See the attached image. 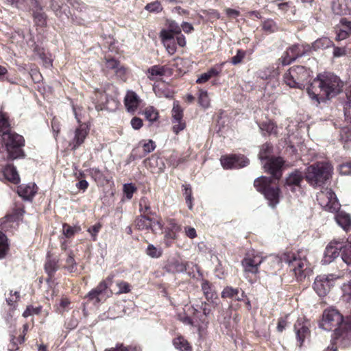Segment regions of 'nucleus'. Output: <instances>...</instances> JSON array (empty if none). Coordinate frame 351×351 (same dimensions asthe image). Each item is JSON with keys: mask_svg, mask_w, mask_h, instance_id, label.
Here are the masks:
<instances>
[{"mask_svg": "<svg viewBox=\"0 0 351 351\" xmlns=\"http://www.w3.org/2000/svg\"><path fill=\"white\" fill-rule=\"evenodd\" d=\"M185 127V122L182 121H176V123H173V131L176 134H178L180 131L183 130Z\"/></svg>", "mask_w": 351, "mask_h": 351, "instance_id": "obj_57", "label": "nucleus"}, {"mask_svg": "<svg viewBox=\"0 0 351 351\" xmlns=\"http://www.w3.org/2000/svg\"><path fill=\"white\" fill-rule=\"evenodd\" d=\"M348 101L343 106L346 120L351 123V98L347 97Z\"/></svg>", "mask_w": 351, "mask_h": 351, "instance_id": "obj_47", "label": "nucleus"}, {"mask_svg": "<svg viewBox=\"0 0 351 351\" xmlns=\"http://www.w3.org/2000/svg\"><path fill=\"white\" fill-rule=\"evenodd\" d=\"M260 130L263 132V134H276V126L273 122H263L259 125Z\"/></svg>", "mask_w": 351, "mask_h": 351, "instance_id": "obj_34", "label": "nucleus"}, {"mask_svg": "<svg viewBox=\"0 0 351 351\" xmlns=\"http://www.w3.org/2000/svg\"><path fill=\"white\" fill-rule=\"evenodd\" d=\"M283 261L289 267L298 280H302L309 273L307 261L305 258H298L294 253L285 254Z\"/></svg>", "mask_w": 351, "mask_h": 351, "instance_id": "obj_11", "label": "nucleus"}, {"mask_svg": "<svg viewBox=\"0 0 351 351\" xmlns=\"http://www.w3.org/2000/svg\"><path fill=\"white\" fill-rule=\"evenodd\" d=\"M272 152V146L269 143H265L262 145L258 158L261 161L266 160L263 165L265 170L269 173L273 178L278 180L282 176V167L284 161L280 157H269Z\"/></svg>", "mask_w": 351, "mask_h": 351, "instance_id": "obj_6", "label": "nucleus"}, {"mask_svg": "<svg viewBox=\"0 0 351 351\" xmlns=\"http://www.w3.org/2000/svg\"><path fill=\"white\" fill-rule=\"evenodd\" d=\"M199 313H200L199 311L197 309L193 308V317H190L185 315L183 316L180 315L179 319L184 324L191 325L193 327H197L199 330L203 326L200 325L197 319Z\"/></svg>", "mask_w": 351, "mask_h": 351, "instance_id": "obj_24", "label": "nucleus"}, {"mask_svg": "<svg viewBox=\"0 0 351 351\" xmlns=\"http://www.w3.org/2000/svg\"><path fill=\"white\" fill-rule=\"evenodd\" d=\"M271 178L261 176L254 182V186L256 190L263 193L268 201L269 206L274 208L279 203L280 189L271 186Z\"/></svg>", "mask_w": 351, "mask_h": 351, "instance_id": "obj_9", "label": "nucleus"}, {"mask_svg": "<svg viewBox=\"0 0 351 351\" xmlns=\"http://www.w3.org/2000/svg\"><path fill=\"white\" fill-rule=\"evenodd\" d=\"M221 164L224 169H239L249 164V160L243 155L231 154L222 156Z\"/></svg>", "mask_w": 351, "mask_h": 351, "instance_id": "obj_15", "label": "nucleus"}, {"mask_svg": "<svg viewBox=\"0 0 351 351\" xmlns=\"http://www.w3.org/2000/svg\"><path fill=\"white\" fill-rule=\"evenodd\" d=\"M200 308L202 310L203 314L199 315V313L197 319L199 323L201 322V324L206 326L208 323L207 316L210 314L211 310L208 307V304L206 302H202Z\"/></svg>", "mask_w": 351, "mask_h": 351, "instance_id": "obj_33", "label": "nucleus"}, {"mask_svg": "<svg viewBox=\"0 0 351 351\" xmlns=\"http://www.w3.org/2000/svg\"><path fill=\"white\" fill-rule=\"evenodd\" d=\"M160 37L162 38V42L167 41L169 42L173 39H175L173 32L170 30L163 29L160 32Z\"/></svg>", "mask_w": 351, "mask_h": 351, "instance_id": "obj_50", "label": "nucleus"}, {"mask_svg": "<svg viewBox=\"0 0 351 351\" xmlns=\"http://www.w3.org/2000/svg\"><path fill=\"white\" fill-rule=\"evenodd\" d=\"M310 323L304 318H299L294 324V330L298 341L302 346L306 337L310 334Z\"/></svg>", "mask_w": 351, "mask_h": 351, "instance_id": "obj_17", "label": "nucleus"}, {"mask_svg": "<svg viewBox=\"0 0 351 351\" xmlns=\"http://www.w3.org/2000/svg\"><path fill=\"white\" fill-rule=\"evenodd\" d=\"M34 10V17L36 23H39L40 25H43L45 23V16L44 13L39 12L38 11H40L41 10Z\"/></svg>", "mask_w": 351, "mask_h": 351, "instance_id": "obj_52", "label": "nucleus"}, {"mask_svg": "<svg viewBox=\"0 0 351 351\" xmlns=\"http://www.w3.org/2000/svg\"><path fill=\"white\" fill-rule=\"evenodd\" d=\"M173 345L176 349L181 351H191V347L189 342L182 337H178L173 339Z\"/></svg>", "mask_w": 351, "mask_h": 351, "instance_id": "obj_32", "label": "nucleus"}, {"mask_svg": "<svg viewBox=\"0 0 351 351\" xmlns=\"http://www.w3.org/2000/svg\"><path fill=\"white\" fill-rule=\"evenodd\" d=\"M135 226L139 230H151L153 233H156L157 230L155 225L152 224V219L147 215H141L135 220Z\"/></svg>", "mask_w": 351, "mask_h": 351, "instance_id": "obj_20", "label": "nucleus"}, {"mask_svg": "<svg viewBox=\"0 0 351 351\" xmlns=\"http://www.w3.org/2000/svg\"><path fill=\"white\" fill-rule=\"evenodd\" d=\"M140 104V98L137 94L129 90L127 92L124 98V104L128 112H134L138 107Z\"/></svg>", "mask_w": 351, "mask_h": 351, "instance_id": "obj_19", "label": "nucleus"}, {"mask_svg": "<svg viewBox=\"0 0 351 351\" xmlns=\"http://www.w3.org/2000/svg\"><path fill=\"white\" fill-rule=\"evenodd\" d=\"M181 230V227L179 226L175 219H171L168 221L167 231L166 232L165 237L174 239L176 237V234Z\"/></svg>", "mask_w": 351, "mask_h": 351, "instance_id": "obj_26", "label": "nucleus"}, {"mask_svg": "<svg viewBox=\"0 0 351 351\" xmlns=\"http://www.w3.org/2000/svg\"><path fill=\"white\" fill-rule=\"evenodd\" d=\"M3 175L10 182L17 184L20 182V177L15 167L8 165L3 169Z\"/></svg>", "mask_w": 351, "mask_h": 351, "instance_id": "obj_25", "label": "nucleus"}, {"mask_svg": "<svg viewBox=\"0 0 351 351\" xmlns=\"http://www.w3.org/2000/svg\"><path fill=\"white\" fill-rule=\"evenodd\" d=\"M139 210L143 215H154V213L151 210L149 201L147 197H143L140 199Z\"/></svg>", "mask_w": 351, "mask_h": 351, "instance_id": "obj_31", "label": "nucleus"}, {"mask_svg": "<svg viewBox=\"0 0 351 351\" xmlns=\"http://www.w3.org/2000/svg\"><path fill=\"white\" fill-rule=\"evenodd\" d=\"M340 278L341 275L335 274L317 276L313 285V289L319 297H324L329 293L333 286L334 280Z\"/></svg>", "mask_w": 351, "mask_h": 351, "instance_id": "obj_12", "label": "nucleus"}, {"mask_svg": "<svg viewBox=\"0 0 351 351\" xmlns=\"http://www.w3.org/2000/svg\"><path fill=\"white\" fill-rule=\"evenodd\" d=\"M117 95V88L112 84L105 83L95 89L91 99L97 111L106 110L113 112L120 104Z\"/></svg>", "mask_w": 351, "mask_h": 351, "instance_id": "obj_3", "label": "nucleus"}, {"mask_svg": "<svg viewBox=\"0 0 351 351\" xmlns=\"http://www.w3.org/2000/svg\"><path fill=\"white\" fill-rule=\"evenodd\" d=\"M333 46V42L327 37H322L316 40L312 44L314 50L324 49Z\"/></svg>", "mask_w": 351, "mask_h": 351, "instance_id": "obj_29", "label": "nucleus"}, {"mask_svg": "<svg viewBox=\"0 0 351 351\" xmlns=\"http://www.w3.org/2000/svg\"><path fill=\"white\" fill-rule=\"evenodd\" d=\"M17 193L23 199H30L36 193V185L32 183L27 185H21L19 186Z\"/></svg>", "mask_w": 351, "mask_h": 351, "instance_id": "obj_22", "label": "nucleus"}, {"mask_svg": "<svg viewBox=\"0 0 351 351\" xmlns=\"http://www.w3.org/2000/svg\"><path fill=\"white\" fill-rule=\"evenodd\" d=\"M143 148L145 153H150L153 152L156 148L155 142H154L152 140H149L147 142L144 143L143 145Z\"/></svg>", "mask_w": 351, "mask_h": 351, "instance_id": "obj_56", "label": "nucleus"}, {"mask_svg": "<svg viewBox=\"0 0 351 351\" xmlns=\"http://www.w3.org/2000/svg\"><path fill=\"white\" fill-rule=\"evenodd\" d=\"M146 253L149 256L152 258H159L162 254L161 251L152 244L148 245L146 250Z\"/></svg>", "mask_w": 351, "mask_h": 351, "instance_id": "obj_45", "label": "nucleus"}, {"mask_svg": "<svg viewBox=\"0 0 351 351\" xmlns=\"http://www.w3.org/2000/svg\"><path fill=\"white\" fill-rule=\"evenodd\" d=\"M144 115L146 119L151 123L156 121L158 118V111L152 106H149L145 108Z\"/></svg>", "mask_w": 351, "mask_h": 351, "instance_id": "obj_37", "label": "nucleus"}, {"mask_svg": "<svg viewBox=\"0 0 351 351\" xmlns=\"http://www.w3.org/2000/svg\"><path fill=\"white\" fill-rule=\"evenodd\" d=\"M342 291L345 296L348 295V299H351V281L343 285Z\"/></svg>", "mask_w": 351, "mask_h": 351, "instance_id": "obj_62", "label": "nucleus"}, {"mask_svg": "<svg viewBox=\"0 0 351 351\" xmlns=\"http://www.w3.org/2000/svg\"><path fill=\"white\" fill-rule=\"evenodd\" d=\"M319 204L330 212H337L335 215L337 223L345 230L351 228V217L344 211H339L340 205L335 193L330 189H326L317 195Z\"/></svg>", "mask_w": 351, "mask_h": 351, "instance_id": "obj_4", "label": "nucleus"}, {"mask_svg": "<svg viewBox=\"0 0 351 351\" xmlns=\"http://www.w3.org/2000/svg\"><path fill=\"white\" fill-rule=\"evenodd\" d=\"M240 290L238 288H233L232 287H226L223 289L221 292L222 298H230L237 301H241L245 296V293L241 291V295H239Z\"/></svg>", "mask_w": 351, "mask_h": 351, "instance_id": "obj_21", "label": "nucleus"}, {"mask_svg": "<svg viewBox=\"0 0 351 351\" xmlns=\"http://www.w3.org/2000/svg\"><path fill=\"white\" fill-rule=\"evenodd\" d=\"M107 287L108 284L106 281L100 282L96 289L89 292V300H93L95 298H97L96 301H100L103 298V291H104Z\"/></svg>", "mask_w": 351, "mask_h": 351, "instance_id": "obj_28", "label": "nucleus"}, {"mask_svg": "<svg viewBox=\"0 0 351 351\" xmlns=\"http://www.w3.org/2000/svg\"><path fill=\"white\" fill-rule=\"evenodd\" d=\"M145 8L149 12H159L162 9L160 3L158 1H155L147 4Z\"/></svg>", "mask_w": 351, "mask_h": 351, "instance_id": "obj_46", "label": "nucleus"}, {"mask_svg": "<svg viewBox=\"0 0 351 351\" xmlns=\"http://www.w3.org/2000/svg\"><path fill=\"white\" fill-rule=\"evenodd\" d=\"M276 5L282 13H286L291 8V4L289 2L276 3Z\"/></svg>", "mask_w": 351, "mask_h": 351, "instance_id": "obj_61", "label": "nucleus"}, {"mask_svg": "<svg viewBox=\"0 0 351 351\" xmlns=\"http://www.w3.org/2000/svg\"><path fill=\"white\" fill-rule=\"evenodd\" d=\"M343 83L332 73L317 75L307 87V93L312 99L318 103L335 97L341 91Z\"/></svg>", "mask_w": 351, "mask_h": 351, "instance_id": "obj_1", "label": "nucleus"}, {"mask_svg": "<svg viewBox=\"0 0 351 351\" xmlns=\"http://www.w3.org/2000/svg\"><path fill=\"white\" fill-rule=\"evenodd\" d=\"M89 174L98 185H104L108 182L107 178L97 169H93L91 171H89Z\"/></svg>", "mask_w": 351, "mask_h": 351, "instance_id": "obj_30", "label": "nucleus"}, {"mask_svg": "<svg viewBox=\"0 0 351 351\" xmlns=\"http://www.w3.org/2000/svg\"><path fill=\"white\" fill-rule=\"evenodd\" d=\"M119 287V293H127L130 291V285L125 281H120L117 283Z\"/></svg>", "mask_w": 351, "mask_h": 351, "instance_id": "obj_51", "label": "nucleus"}, {"mask_svg": "<svg viewBox=\"0 0 351 351\" xmlns=\"http://www.w3.org/2000/svg\"><path fill=\"white\" fill-rule=\"evenodd\" d=\"M303 180L302 173L295 171L287 178L285 186L288 190L295 192L296 188H300V183Z\"/></svg>", "mask_w": 351, "mask_h": 351, "instance_id": "obj_18", "label": "nucleus"}, {"mask_svg": "<svg viewBox=\"0 0 351 351\" xmlns=\"http://www.w3.org/2000/svg\"><path fill=\"white\" fill-rule=\"evenodd\" d=\"M10 124L8 121L7 114L4 112H0V133L1 134L3 132H10Z\"/></svg>", "mask_w": 351, "mask_h": 351, "instance_id": "obj_38", "label": "nucleus"}, {"mask_svg": "<svg viewBox=\"0 0 351 351\" xmlns=\"http://www.w3.org/2000/svg\"><path fill=\"white\" fill-rule=\"evenodd\" d=\"M339 171L341 174L351 176V161L341 164L339 166Z\"/></svg>", "mask_w": 351, "mask_h": 351, "instance_id": "obj_53", "label": "nucleus"}, {"mask_svg": "<svg viewBox=\"0 0 351 351\" xmlns=\"http://www.w3.org/2000/svg\"><path fill=\"white\" fill-rule=\"evenodd\" d=\"M86 136V132L84 130L77 129L75 135V144L73 149H76L80 144H82Z\"/></svg>", "mask_w": 351, "mask_h": 351, "instance_id": "obj_39", "label": "nucleus"}, {"mask_svg": "<svg viewBox=\"0 0 351 351\" xmlns=\"http://www.w3.org/2000/svg\"><path fill=\"white\" fill-rule=\"evenodd\" d=\"M186 263L184 262H180L178 261H176L173 262H171L169 265V270L172 272H176V273H182L186 271Z\"/></svg>", "mask_w": 351, "mask_h": 351, "instance_id": "obj_36", "label": "nucleus"}, {"mask_svg": "<svg viewBox=\"0 0 351 351\" xmlns=\"http://www.w3.org/2000/svg\"><path fill=\"white\" fill-rule=\"evenodd\" d=\"M310 76V71L303 66H293L284 75V82L291 88L303 89Z\"/></svg>", "mask_w": 351, "mask_h": 351, "instance_id": "obj_10", "label": "nucleus"}, {"mask_svg": "<svg viewBox=\"0 0 351 351\" xmlns=\"http://www.w3.org/2000/svg\"><path fill=\"white\" fill-rule=\"evenodd\" d=\"M263 29L268 33H273L278 30V26L272 19H267L263 23Z\"/></svg>", "mask_w": 351, "mask_h": 351, "instance_id": "obj_42", "label": "nucleus"}, {"mask_svg": "<svg viewBox=\"0 0 351 351\" xmlns=\"http://www.w3.org/2000/svg\"><path fill=\"white\" fill-rule=\"evenodd\" d=\"M167 51L170 54H173L176 51V39H173L169 42H162Z\"/></svg>", "mask_w": 351, "mask_h": 351, "instance_id": "obj_55", "label": "nucleus"}, {"mask_svg": "<svg viewBox=\"0 0 351 351\" xmlns=\"http://www.w3.org/2000/svg\"><path fill=\"white\" fill-rule=\"evenodd\" d=\"M348 34H349V33H348V30H346V29L339 30V32L337 34L336 40H343L348 37Z\"/></svg>", "mask_w": 351, "mask_h": 351, "instance_id": "obj_63", "label": "nucleus"}, {"mask_svg": "<svg viewBox=\"0 0 351 351\" xmlns=\"http://www.w3.org/2000/svg\"><path fill=\"white\" fill-rule=\"evenodd\" d=\"M167 67L165 66L154 65L147 70L148 78L151 80L157 77H162L165 75Z\"/></svg>", "mask_w": 351, "mask_h": 351, "instance_id": "obj_27", "label": "nucleus"}, {"mask_svg": "<svg viewBox=\"0 0 351 351\" xmlns=\"http://www.w3.org/2000/svg\"><path fill=\"white\" fill-rule=\"evenodd\" d=\"M270 260L271 262L278 261V259L273 256L263 257L259 254H247L243 258L241 263L246 273L256 274L258 273V267L266 260Z\"/></svg>", "mask_w": 351, "mask_h": 351, "instance_id": "obj_13", "label": "nucleus"}, {"mask_svg": "<svg viewBox=\"0 0 351 351\" xmlns=\"http://www.w3.org/2000/svg\"><path fill=\"white\" fill-rule=\"evenodd\" d=\"M199 103L204 108L209 106V99L206 91H201L199 96Z\"/></svg>", "mask_w": 351, "mask_h": 351, "instance_id": "obj_49", "label": "nucleus"}, {"mask_svg": "<svg viewBox=\"0 0 351 351\" xmlns=\"http://www.w3.org/2000/svg\"><path fill=\"white\" fill-rule=\"evenodd\" d=\"M201 287L207 301L213 302L214 299L217 298V293L213 285L208 280H203Z\"/></svg>", "mask_w": 351, "mask_h": 351, "instance_id": "obj_23", "label": "nucleus"}, {"mask_svg": "<svg viewBox=\"0 0 351 351\" xmlns=\"http://www.w3.org/2000/svg\"><path fill=\"white\" fill-rule=\"evenodd\" d=\"M107 351V350H106ZM108 351H141V349L137 347H130L129 348L123 347L122 345L117 346L114 348H112Z\"/></svg>", "mask_w": 351, "mask_h": 351, "instance_id": "obj_58", "label": "nucleus"}, {"mask_svg": "<svg viewBox=\"0 0 351 351\" xmlns=\"http://www.w3.org/2000/svg\"><path fill=\"white\" fill-rule=\"evenodd\" d=\"M304 54V51L302 47L300 45H294L287 49L280 60L282 65L285 66L290 64L298 58L303 56Z\"/></svg>", "mask_w": 351, "mask_h": 351, "instance_id": "obj_16", "label": "nucleus"}, {"mask_svg": "<svg viewBox=\"0 0 351 351\" xmlns=\"http://www.w3.org/2000/svg\"><path fill=\"white\" fill-rule=\"evenodd\" d=\"M130 123L134 130H139L143 126L142 119L136 117L132 118Z\"/></svg>", "mask_w": 351, "mask_h": 351, "instance_id": "obj_59", "label": "nucleus"}, {"mask_svg": "<svg viewBox=\"0 0 351 351\" xmlns=\"http://www.w3.org/2000/svg\"><path fill=\"white\" fill-rule=\"evenodd\" d=\"M340 23L346 27L349 33L351 34V21H349L346 18H342L340 21Z\"/></svg>", "mask_w": 351, "mask_h": 351, "instance_id": "obj_64", "label": "nucleus"}, {"mask_svg": "<svg viewBox=\"0 0 351 351\" xmlns=\"http://www.w3.org/2000/svg\"><path fill=\"white\" fill-rule=\"evenodd\" d=\"M104 71L107 74H114L117 77L123 80L126 75V69L122 66L120 62L110 55H106L104 57Z\"/></svg>", "mask_w": 351, "mask_h": 351, "instance_id": "obj_14", "label": "nucleus"}, {"mask_svg": "<svg viewBox=\"0 0 351 351\" xmlns=\"http://www.w3.org/2000/svg\"><path fill=\"white\" fill-rule=\"evenodd\" d=\"M184 187L186 202L189 209H192V189L189 184H185L182 186Z\"/></svg>", "mask_w": 351, "mask_h": 351, "instance_id": "obj_44", "label": "nucleus"}, {"mask_svg": "<svg viewBox=\"0 0 351 351\" xmlns=\"http://www.w3.org/2000/svg\"><path fill=\"white\" fill-rule=\"evenodd\" d=\"M168 29L173 32L174 34H180L182 31L180 26L173 21H168Z\"/></svg>", "mask_w": 351, "mask_h": 351, "instance_id": "obj_54", "label": "nucleus"}, {"mask_svg": "<svg viewBox=\"0 0 351 351\" xmlns=\"http://www.w3.org/2000/svg\"><path fill=\"white\" fill-rule=\"evenodd\" d=\"M79 227H72L67 223H64L62 225V234L66 238H70L73 237L75 233L80 231Z\"/></svg>", "mask_w": 351, "mask_h": 351, "instance_id": "obj_41", "label": "nucleus"}, {"mask_svg": "<svg viewBox=\"0 0 351 351\" xmlns=\"http://www.w3.org/2000/svg\"><path fill=\"white\" fill-rule=\"evenodd\" d=\"M245 56V51L241 49L237 50V54L231 58V63L234 65L241 63Z\"/></svg>", "mask_w": 351, "mask_h": 351, "instance_id": "obj_48", "label": "nucleus"}, {"mask_svg": "<svg viewBox=\"0 0 351 351\" xmlns=\"http://www.w3.org/2000/svg\"><path fill=\"white\" fill-rule=\"evenodd\" d=\"M186 235L190 239H194L197 237L196 230L194 228L186 226L184 228Z\"/></svg>", "mask_w": 351, "mask_h": 351, "instance_id": "obj_60", "label": "nucleus"}, {"mask_svg": "<svg viewBox=\"0 0 351 351\" xmlns=\"http://www.w3.org/2000/svg\"><path fill=\"white\" fill-rule=\"evenodd\" d=\"M123 190L127 199H131L132 198L134 193L136 191L137 188L132 183H127L123 184Z\"/></svg>", "mask_w": 351, "mask_h": 351, "instance_id": "obj_43", "label": "nucleus"}, {"mask_svg": "<svg viewBox=\"0 0 351 351\" xmlns=\"http://www.w3.org/2000/svg\"><path fill=\"white\" fill-rule=\"evenodd\" d=\"M171 112L173 117V123H176V121H182L183 110L179 105L178 101L173 102V106Z\"/></svg>", "mask_w": 351, "mask_h": 351, "instance_id": "obj_35", "label": "nucleus"}, {"mask_svg": "<svg viewBox=\"0 0 351 351\" xmlns=\"http://www.w3.org/2000/svg\"><path fill=\"white\" fill-rule=\"evenodd\" d=\"M341 258L348 265H351V242L344 245L343 242L332 241L326 247L322 261L323 264H329L337 258L341 251Z\"/></svg>", "mask_w": 351, "mask_h": 351, "instance_id": "obj_7", "label": "nucleus"}, {"mask_svg": "<svg viewBox=\"0 0 351 351\" xmlns=\"http://www.w3.org/2000/svg\"><path fill=\"white\" fill-rule=\"evenodd\" d=\"M332 167L326 162H318L306 169L305 178L313 187L322 186L331 177Z\"/></svg>", "mask_w": 351, "mask_h": 351, "instance_id": "obj_5", "label": "nucleus"}, {"mask_svg": "<svg viewBox=\"0 0 351 351\" xmlns=\"http://www.w3.org/2000/svg\"><path fill=\"white\" fill-rule=\"evenodd\" d=\"M8 250V244L6 236L0 232V258H3Z\"/></svg>", "mask_w": 351, "mask_h": 351, "instance_id": "obj_40", "label": "nucleus"}, {"mask_svg": "<svg viewBox=\"0 0 351 351\" xmlns=\"http://www.w3.org/2000/svg\"><path fill=\"white\" fill-rule=\"evenodd\" d=\"M3 144L8 154V158L14 160L24 156L22 147L25 145L23 137L11 131L1 134Z\"/></svg>", "mask_w": 351, "mask_h": 351, "instance_id": "obj_8", "label": "nucleus"}, {"mask_svg": "<svg viewBox=\"0 0 351 351\" xmlns=\"http://www.w3.org/2000/svg\"><path fill=\"white\" fill-rule=\"evenodd\" d=\"M319 325L326 330H334L335 338L343 346H348L351 344V316L343 321L342 315L337 310L327 309L324 311Z\"/></svg>", "mask_w": 351, "mask_h": 351, "instance_id": "obj_2", "label": "nucleus"}]
</instances>
